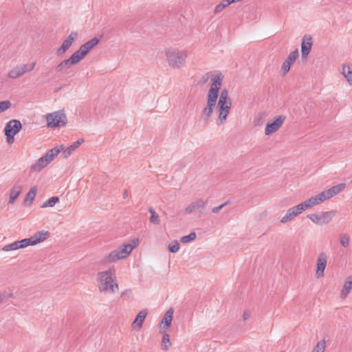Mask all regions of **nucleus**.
I'll list each match as a JSON object with an SVG mask.
<instances>
[{"mask_svg":"<svg viewBox=\"0 0 352 352\" xmlns=\"http://www.w3.org/2000/svg\"><path fill=\"white\" fill-rule=\"evenodd\" d=\"M173 309L172 308L169 309L164 316L162 320V324H164V328L167 329L170 327L173 316Z\"/></svg>","mask_w":352,"mask_h":352,"instance_id":"28","label":"nucleus"},{"mask_svg":"<svg viewBox=\"0 0 352 352\" xmlns=\"http://www.w3.org/2000/svg\"><path fill=\"white\" fill-rule=\"evenodd\" d=\"M12 106L9 100L0 101V113L10 109Z\"/></svg>","mask_w":352,"mask_h":352,"instance_id":"39","label":"nucleus"},{"mask_svg":"<svg viewBox=\"0 0 352 352\" xmlns=\"http://www.w3.org/2000/svg\"><path fill=\"white\" fill-rule=\"evenodd\" d=\"M164 53L168 66L173 69H181L183 67L188 56L187 50L172 47L166 48Z\"/></svg>","mask_w":352,"mask_h":352,"instance_id":"5","label":"nucleus"},{"mask_svg":"<svg viewBox=\"0 0 352 352\" xmlns=\"http://www.w3.org/2000/svg\"><path fill=\"white\" fill-rule=\"evenodd\" d=\"M336 214V210L315 212L307 216L309 219L318 226H324L329 223Z\"/></svg>","mask_w":352,"mask_h":352,"instance_id":"8","label":"nucleus"},{"mask_svg":"<svg viewBox=\"0 0 352 352\" xmlns=\"http://www.w3.org/2000/svg\"><path fill=\"white\" fill-rule=\"evenodd\" d=\"M126 196H127V192H126V190H125L124 192V197H126Z\"/></svg>","mask_w":352,"mask_h":352,"instance_id":"46","label":"nucleus"},{"mask_svg":"<svg viewBox=\"0 0 352 352\" xmlns=\"http://www.w3.org/2000/svg\"><path fill=\"white\" fill-rule=\"evenodd\" d=\"M349 236L346 234H342L340 235V243L344 248L349 247Z\"/></svg>","mask_w":352,"mask_h":352,"instance_id":"36","label":"nucleus"},{"mask_svg":"<svg viewBox=\"0 0 352 352\" xmlns=\"http://www.w3.org/2000/svg\"><path fill=\"white\" fill-rule=\"evenodd\" d=\"M217 74H221L220 73L219 74H213L212 72H208V73H206V74H204L203 76H201L200 80H199V83L201 85H204L206 84L210 79H211L212 80V78H214V76H215Z\"/></svg>","mask_w":352,"mask_h":352,"instance_id":"34","label":"nucleus"},{"mask_svg":"<svg viewBox=\"0 0 352 352\" xmlns=\"http://www.w3.org/2000/svg\"><path fill=\"white\" fill-rule=\"evenodd\" d=\"M255 125H261L263 123L261 118H256L254 121Z\"/></svg>","mask_w":352,"mask_h":352,"instance_id":"44","label":"nucleus"},{"mask_svg":"<svg viewBox=\"0 0 352 352\" xmlns=\"http://www.w3.org/2000/svg\"><path fill=\"white\" fill-rule=\"evenodd\" d=\"M72 65H72V62L70 61V60L68 58V59L64 60L63 61L60 63L56 67V70L58 72H60L65 69L69 68Z\"/></svg>","mask_w":352,"mask_h":352,"instance_id":"29","label":"nucleus"},{"mask_svg":"<svg viewBox=\"0 0 352 352\" xmlns=\"http://www.w3.org/2000/svg\"><path fill=\"white\" fill-rule=\"evenodd\" d=\"M228 6V4L227 3L226 1L222 0L220 3L216 6L214 12L215 14L219 13Z\"/></svg>","mask_w":352,"mask_h":352,"instance_id":"40","label":"nucleus"},{"mask_svg":"<svg viewBox=\"0 0 352 352\" xmlns=\"http://www.w3.org/2000/svg\"><path fill=\"white\" fill-rule=\"evenodd\" d=\"M208 204V199L203 198L197 199L190 202L184 209V212L187 214H192L195 212L199 213V216L206 214V208Z\"/></svg>","mask_w":352,"mask_h":352,"instance_id":"11","label":"nucleus"},{"mask_svg":"<svg viewBox=\"0 0 352 352\" xmlns=\"http://www.w3.org/2000/svg\"><path fill=\"white\" fill-rule=\"evenodd\" d=\"M84 142L85 140L83 138H80L71 144L68 148L63 151L64 157L65 158L68 157L72 153V152L77 149Z\"/></svg>","mask_w":352,"mask_h":352,"instance_id":"27","label":"nucleus"},{"mask_svg":"<svg viewBox=\"0 0 352 352\" xmlns=\"http://www.w3.org/2000/svg\"><path fill=\"white\" fill-rule=\"evenodd\" d=\"M196 239V234L192 232L189 234L184 236L181 238L180 241L183 243H188L192 241H194Z\"/></svg>","mask_w":352,"mask_h":352,"instance_id":"35","label":"nucleus"},{"mask_svg":"<svg viewBox=\"0 0 352 352\" xmlns=\"http://www.w3.org/2000/svg\"><path fill=\"white\" fill-rule=\"evenodd\" d=\"M352 289V276L347 277L340 293V298L345 299Z\"/></svg>","mask_w":352,"mask_h":352,"instance_id":"22","label":"nucleus"},{"mask_svg":"<svg viewBox=\"0 0 352 352\" xmlns=\"http://www.w3.org/2000/svg\"><path fill=\"white\" fill-rule=\"evenodd\" d=\"M100 42V38L94 37L91 40L86 42L85 44L82 45L80 47V49L82 50L85 54L87 55L89 52L92 50L96 45H97Z\"/></svg>","mask_w":352,"mask_h":352,"instance_id":"23","label":"nucleus"},{"mask_svg":"<svg viewBox=\"0 0 352 352\" xmlns=\"http://www.w3.org/2000/svg\"><path fill=\"white\" fill-rule=\"evenodd\" d=\"M97 287L100 293L114 294L119 292L114 266L101 271L96 274Z\"/></svg>","mask_w":352,"mask_h":352,"instance_id":"1","label":"nucleus"},{"mask_svg":"<svg viewBox=\"0 0 352 352\" xmlns=\"http://www.w3.org/2000/svg\"><path fill=\"white\" fill-rule=\"evenodd\" d=\"M78 36V33L76 31L72 32L63 42L61 46L56 50V54L59 56L65 54L70 48L74 41L77 39Z\"/></svg>","mask_w":352,"mask_h":352,"instance_id":"16","label":"nucleus"},{"mask_svg":"<svg viewBox=\"0 0 352 352\" xmlns=\"http://www.w3.org/2000/svg\"><path fill=\"white\" fill-rule=\"evenodd\" d=\"M180 248L179 243L175 240L170 242L168 245V250L170 252L176 253L179 251Z\"/></svg>","mask_w":352,"mask_h":352,"instance_id":"32","label":"nucleus"},{"mask_svg":"<svg viewBox=\"0 0 352 352\" xmlns=\"http://www.w3.org/2000/svg\"><path fill=\"white\" fill-rule=\"evenodd\" d=\"M12 295L6 292L0 293V303H2L6 299L10 298Z\"/></svg>","mask_w":352,"mask_h":352,"instance_id":"41","label":"nucleus"},{"mask_svg":"<svg viewBox=\"0 0 352 352\" xmlns=\"http://www.w3.org/2000/svg\"><path fill=\"white\" fill-rule=\"evenodd\" d=\"M251 316V311L250 310H245L243 314V319L247 320Z\"/></svg>","mask_w":352,"mask_h":352,"instance_id":"42","label":"nucleus"},{"mask_svg":"<svg viewBox=\"0 0 352 352\" xmlns=\"http://www.w3.org/2000/svg\"><path fill=\"white\" fill-rule=\"evenodd\" d=\"M342 74L349 85L352 86V65H343L342 67Z\"/></svg>","mask_w":352,"mask_h":352,"instance_id":"26","label":"nucleus"},{"mask_svg":"<svg viewBox=\"0 0 352 352\" xmlns=\"http://www.w3.org/2000/svg\"><path fill=\"white\" fill-rule=\"evenodd\" d=\"M325 346L326 345L324 340H321L317 343L312 352H324Z\"/></svg>","mask_w":352,"mask_h":352,"instance_id":"37","label":"nucleus"},{"mask_svg":"<svg viewBox=\"0 0 352 352\" xmlns=\"http://www.w3.org/2000/svg\"><path fill=\"white\" fill-rule=\"evenodd\" d=\"M147 314L146 309H143L138 314L132 324L133 329L139 330L142 327Z\"/></svg>","mask_w":352,"mask_h":352,"instance_id":"21","label":"nucleus"},{"mask_svg":"<svg viewBox=\"0 0 352 352\" xmlns=\"http://www.w3.org/2000/svg\"><path fill=\"white\" fill-rule=\"evenodd\" d=\"M223 79V76L222 74H217L212 78V83H211L206 96V104L202 110V115L205 120L210 119L213 114Z\"/></svg>","mask_w":352,"mask_h":352,"instance_id":"2","label":"nucleus"},{"mask_svg":"<svg viewBox=\"0 0 352 352\" xmlns=\"http://www.w3.org/2000/svg\"><path fill=\"white\" fill-rule=\"evenodd\" d=\"M21 128L22 124L18 120H11L6 124L4 132L8 144L14 142L15 135L21 131Z\"/></svg>","mask_w":352,"mask_h":352,"instance_id":"12","label":"nucleus"},{"mask_svg":"<svg viewBox=\"0 0 352 352\" xmlns=\"http://www.w3.org/2000/svg\"><path fill=\"white\" fill-rule=\"evenodd\" d=\"M86 56L87 54H85V53L79 48L78 50L72 54L69 59L72 62V65H76L80 63Z\"/></svg>","mask_w":352,"mask_h":352,"instance_id":"25","label":"nucleus"},{"mask_svg":"<svg viewBox=\"0 0 352 352\" xmlns=\"http://www.w3.org/2000/svg\"><path fill=\"white\" fill-rule=\"evenodd\" d=\"M216 107L218 110L217 124L221 126L226 122L232 107V100L227 89H224L221 91Z\"/></svg>","mask_w":352,"mask_h":352,"instance_id":"6","label":"nucleus"},{"mask_svg":"<svg viewBox=\"0 0 352 352\" xmlns=\"http://www.w3.org/2000/svg\"><path fill=\"white\" fill-rule=\"evenodd\" d=\"M304 208L301 204H298L292 208H289L285 214L280 219L281 223H286L300 215L304 212Z\"/></svg>","mask_w":352,"mask_h":352,"instance_id":"13","label":"nucleus"},{"mask_svg":"<svg viewBox=\"0 0 352 352\" xmlns=\"http://www.w3.org/2000/svg\"><path fill=\"white\" fill-rule=\"evenodd\" d=\"M223 208V206L220 205L219 206L214 207L212 209V212L214 214H217L220 212V210Z\"/></svg>","mask_w":352,"mask_h":352,"instance_id":"43","label":"nucleus"},{"mask_svg":"<svg viewBox=\"0 0 352 352\" xmlns=\"http://www.w3.org/2000/svg\"><path fill=\"white\" fill-rule=\"evenodd\" d=\"M64 149V146L54 147L50 151L43 157L38 159L30 167V171L32 173L40 172L42 169L45 168L56 157L60 151Z\"/></svg>","mask_w":352,"mask_h":352,"instance_id":"7","label":"nucleus"},{"mask_svg":"<svg viewBox=\"0 0 352 352\" xmlns=\"http://www.w3.org/2000/svg\"><path fill=\"white\" fill-rule=\"evenodd\" d=\"M346 186L344 183L339 184L336 186H332L329 189L327 190H324L315 196L310 197L309 199L305 200L304 202L301 203V206H302L304 210H307L310 209L317 205H319L324 202L326 200L330 199L335 195H338L339 192L342 191Z\"/></svg>","mask_w":352,"mask_h":352,"instance_id":"4","label":"nucleus"},{"mask_svg":"<svg viewBox=\"0 0 352 352\" xmlns=\"http://www.w3.org/2000/svg\"><path fill=\"white\" fill-rule=\"evenodd\" d=\"M171 346V342L170 341V337L168 333H164L162 340V348L163 350H168Z\"/></svg>","mask_w":352,"mask_h":352,"instance_id":"31","label":"nucleus"},{"mask_svg":"<svg viewBox=\"0 0 352 352\" xmlns=\"http://www.w3.org/2000/svg\"><path fill=\"white\" fill-rule=\"evenodd\" d=\"M50 236L48 231L42 230L35 233L33 236L30 238H27V241L30 245H36L43 241H45Z\"/></svg>","mask_w":352,"mask_h":352,"instance_id":"19","label":"nucleus"},{"mask_svg":"<svg viewBox=\"0 0 352 352\" xmlns=\"http://www.w3.org/2000/svg\"><path fill=\"white\" fill-rule=\"evenodd\" d=\"M47 126L56 128L64 126L67 122L66 114L64 110L56 111L46 115Z\"/></svg>","mask_w":352,"mask_h":352,"instance_id":"9","label":"nucleus"},{"mask_svg":"<svg viewBox=\"0 0 352 352\" xmlns=\"http://www.w3.org/2000/svg\"><path fill=\"white\" fill-rule=\"evenodd\" d=\"M149 212L151 213L150 221L153 224L159 225L160 220L158 214L152 208H149Z\"/></svg>","mask_w":352,"mask_h":352,"instance_id":"33","label":"nucleus"},{"mask_svg":"<svg viewBox=\"0 0 352 352\" xmlns=\"http://www.w3.org/2000/svg\"><path fill=\"white\" fill-rule=\"evenodd\" d=\"M312 37L310 34H305L302 39L301 53L302 58L306 59L312 47Z\"/></svg>","mask_w":352,"mask_h":352,"instance_id":"18","label":"nucleus"},{"mask_svg":"<svg viewBox=\"0 0 352 352\" xmlns=\"http://www.w3.org/2000/svg\"><path fill=\"white\" fill-rule=\"evenodd\" d=\"M139 244V240L135 239L131 243H123L109 254H106L100 260V263L106 265L116 262L119 260L124 259L128 257L133 250Z\"/></svg>","mask_w":352,"mask_h":352,"instance_id":"3","label":"nucleus"},{"mask_svg":"<svg viewBox=\"0 0 352 352\" xmlns=\"http://www.w3.org/2000/svg\"><path fill=\"white\" fill-rule=\"evenodd\" d=\"M298 55V49H296L288 55L281 66L280 72L283 76L286 75L289 72L291 66L294 63Z\"/></svg>","mask_w":352,"mask_h":352,"instance_id":"15","label":"nucleus"},{"mask_svg":"<svg viewBox=\"0 0 352 352\" xmlns=\"http://www.w3.org/2000/svg\"><path fill=\"white\" fill-rule=\"evenodd\" d=\"M229 203H230L229 201H226V202L223 203V204H221V206H223V208L224 206H226L228 204H229Z\"/></svg>","mask_w":352,"mask_h":352,"instance_id":"45","label":"nucleus"},{"mask_svg":"<svg viewBox=\"0 0 352 352\" xmlns=\"http://www.w3.org/2000/svg\"><path fill=\"white\" fill-rule=\"evenodd\" d=\"M29 246L27 239H22L21 241H14L12 243L3 246L2 250L5 252H8L11 250H16L19 249L25 248Z\"/></svg>","mask_w":352,"mask_h":352,"instance_id":"20","label":"nucleus"},{"mask_svg":"<svg viewBox=\"0 0 352 352\" xmlns=\"http://www.w3.org/2000/svg\"><path fill=\"white\" fill-rule=\"evenodd\" d=\"M22 191V187L20 185H14L11 188L10 192V197L8 204H12L15 200L18 198Z\"/></svg>","mask_w":352,"mask_h":352,"instance_id":"24","label":"nucleus"},{"mask_svg":"<svg viewBox=\"0 0 352 352\" xmlns=\"http://www.w3.org/2000/svg\"><path fill=\"white\" fill-rule=\"evenodd\" d=\"M36 62L29 64L21 63L13 67L8 73L7 76L10 79H16L26 73L32 72L36 65Z\"/></svg>","mask_w":352,"mask_h":352,"instance_id":"10","label":"nucleus"},{"mask_svg":"<svg viewBox=\"0 0 352 352\" xmlns=\"http://www.w3.org/2000/svg\"><path fill=\"white\" fill-rule=\"evenodd\" d=\"M59 201V197H52L51 198H50L48 200L45 201V202L43 203V204L41 205V208H52L53 207L56 203H58Z\"/></svg>","mask_w":352,"mask_h":352,"instance_id":"30","label":"nucleus"},{"mask_svg":"<svg viewBox=\"0 0 352 352\" xmlns=\"http://www.w3.org/2000/svg\"><path fill=\"white\" fill-rule=\"evenodd\" d=\"M327 263V256L325 252H320L317 258L316 275L318 278L324 276V270Z\"/></svg>","mask_w":352,"mask_h":352,"instance_id":"17","label":"nucleus"},{"mask_svg":"<svg viewBox=\"0 0 352 352\" xmlns=\"http://www.w3.org/2000/svg\"><path fill=\"white\" fill-rule=\"evenodd\" d=\"M36 192H37L36 187H35V186L32 187L27 194L26 201L30 200V201L32 202L36 197Z\"/></svg>","mask_w":352,"mask_h":352,"instance_id":"38","label":"nucleus"},{"mask_svg":"<svg viewBox=\"0 0 352 352\" xmlns=\"http://www.w3.org/2000/svg\"><path fill=\"white\" fill-rule=\"evenodd\" d=\"M286 117L285 116H278L273 122L267 123L265 128V135H270L279 130L283 126Z\"/></svg>","mask_w":352,"mask_h":352,"instance_id":"14","label":"nucleus"}]
</instances>
